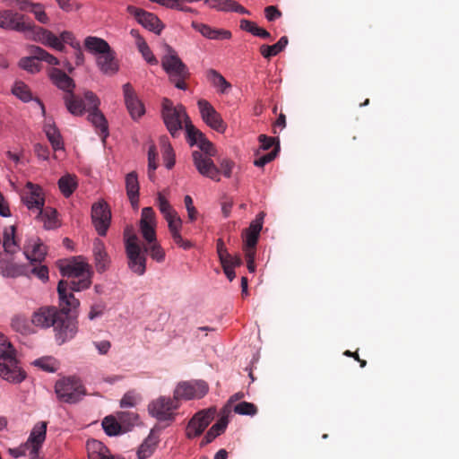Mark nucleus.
Here are the masks:
<instances>
[{"instance_id":"obj_1","label":"nucleus","mask_w":459,"mask_h":459,"mask_svg":"<svg viewBox=\"0 0 459 459\" xmlns=\"http://www.w3.org/2000/svg\"><path fill=\"white\" fill-rule=\"evenodd\" d=\"M31 324L39 328H49L53 326L56 340L58 344L72 340L78 331V326L71 321H65L60 316L58 308L53 306L41 307L33 312L31 316Z\"/></svg>"},{"instance_id":"obj_2","label":"nucleus","mask_w":459,"mask_h":459,"mask_svg":"<svg viewBox=\"0 0 459 459\" xmlns=\"http://www.w3.org/2000/svg\"><path fill=\"white\" fill-rule=\"evenodd\" d=\"M91 281L89 279L83 280H61L57 284L59 298L58 312L65 321H71L77 326L76 316L72 313L80 306V300L74 295V291H81L90 288Z\"/></svg>"},{"instance_id":"obj_3","label":"nucleus","mask_w":459,"mask_h":459,"mask_svg":"<svg viewBox=\"0 0 459 459\" xmlns=\"http://www.w3.org/2000/svg\"><path fill=\"white\" fill-rule=\"evenodd\" d=\"M0 377L13 384L22 383L26 378V373L19 366L15 357V350L0 333Z\"/></svg>"},{"instance_id":"obj_4","label":"nucleus","mask_w":459,"mask_h":459,"mask_svg":"<svg viewBox=\"0 0 459 459\" xmlns=\"http://www.w3.org/2000/svg\"><path fill=\"white\" fill-rule=\"evenodd\" d=\"M161 65L176 88L183 91L187 89L186 81L190 77L189 70L170 47H168V54L161 59Z\"/></svg>"},{"instance_id":"obj_5","label":"nucleus","mask_w":459,"mask_h":459,"mask_svg":"<svg viewBox=\"0 0 459 459\" xmlns=\"http://www.w3.org/2000/svg\"><path fill=\"white\" fill-rule=\"evenodd\" d=\"M31 39L60 52L65 51V44L70 45L74 49L80 48V42L75 39L74 33L69 30L61 32L57 37L52 31L36 26Z\"/></svg>"},{"instance_id":"obj_6","label":"nucleus","mask_w":459,"mask_h":459,"mask_svg":"<svg viewBox=\"0 0 459 459\" xmlns=\"http://www.w3.org/2000/svg\"><path fill=\"white\" fill-rule=\"evenodd\" d=\"M125 247L128 258V267L137 275L144 274L146 271V256L139 245L138 237L127 227L124 232Z\"/></svg>"},{"instance_id":"obj_7","label":"nucleus","mask_w":459,"mask_h":459,"mask_svg":"<svg viewBox=\"0 0 459 459\" xmlns=\"http://www.w3.org/2000/svg\"><path fill=\"white\" fill-rule=\"evenodd\" d=\"M162 117L167 129L173 137H177L183 127V122L186 124V120H190L183 105H173L169 99L162 101Z\"/></svg>"},{"instance_id":"obj_8","label":"nucleus","mask_w":459,"mask_h":459,"mask_svg":"<svg viewBox=\"0 0 459 459\" xmlns=\"http://www.w3.org/2000/svg\"><path fill=\"white\" fill-rule=\"evenodd\" d=\"M0 28L22 32L31 39L36 25L25 14L6 9L0 11Z\"/></svg>"},{"instance_id":"obj_9","label":"nucleus","mask_w":459,"mask_h":459,"mask_svg":"<svg viewBox=\"0 0 459 459\" xmlns=\"http://www.w3.org/2000/svg\"><path fill=\"white\" fill-rule=\"evenodd\" d=\"M30 56L22 57L19 62V65L21 68L30 74L38 73L40 70L41 66L39 61H45L48 65H60V61L56 56L49 54L40 47L30 46Z\"/></svg>"},{"instance_id":"obj_10","label":"nucleus","mask_w":459,"mask_h":459,"mask_svg":"<svg viewBox=\"0 0 459 459\" xmlns=\"http://www.w3.org/2000/svg\"><path fill=\"white\" fill-rule=\"evenodd\" d=\"M55 391L59 400L69 403L78 402L84 394L83 385L75 377H65L58 380L55 385Z\"/></svg>"},{"instance_id":"obj_11","label":"nucleus","mask_w":459,"mask_h":459,"mask_svg":"<svg viewBox=\"0 0 459 459\" xmlns=\"http://www.w3.org/2000/svg\"><path fill=\"white\" fill-rule=\"evenodd\" d=\"M179 407V403L175 398L160 396L151 402L148 405L149 413L160 421L173 420L174 411Z\"/></svg>"},{"instance_id":"obj_12","label":"nucleus","mask_w":459,"mask_h":459,"mask_svg":"<svg viewBox=\"0 0 459 459\" xmlns=\"http://www.w3.org/2000/svg\"><path fill=\"white\" fill-rule=\"evenodd\" d=\"M84 96L89 105L88 119L96 127V129L99 130L100 135L102 140L105 141L106 137L108 135V122L104 115L99 109L100 100L96 94L90 91H86Z\"/></svg>"},{"instance_id":"obj_13","label":"nucleus","mask_w":459,"mask_h":459,"mask_svg":"<svg viewBox=\"0 0 459 459\" xmlns=\"http://www.w3.org/2000/svg\"><path fill=\"white\" fill-rule=\"evenodd\" d=\"M209 390L207 383L204 380H191L179 383L175 391V398L192 400L204 397Z\"/></svg>"},{"instance_id":"obj_14","label":"nucleus","mask_w":459,"mask_h":459,"mask_svg":"<svg viewBox=\"0 0 459 459\" xmlns=\"http://www.w3.org/2000/svg\"><path fill=\"white\" fill-rule=\"evenodd\" d=\"M215 413V408H209L196 412L187 424L186 429V437L194 438L200 436L213 420Z\"/></svg>"},{"instance_id":"obj_15","label":"nucleus","mask_w":459,"mask_h":459,"mask_svg":"<svg viewBox=\"0 0 459 459\" xmlns=\"http://www.w3.org/2000/svg\"><path fill=\"white\" fill-rule=\"evenodd\" d=\"M197 106L204 122L211 128L217 132L222 133L226 129V125L223 122L221 115L206 100L201 99L197 101Z\"/></svg>"},{"instance_id":"obj_16","label":"nucleus","mask_w":459,"mask_h":459,"mask_svg":"<svg viewBox=\"0 0 459 459\" xmlns=\"http://www.w3.org/2000/svg\"><path fill=\"white\" fill-rule=\"evenodd\" d=\"M192 158L195 167L202 176L217 182L221 180L220 169L211 157H208V155L204 154L202 152L194 151Z\"/></svg>"},{"instance_id":"obj_17","label":"nucleus","mask_w":459,"mask_h":459,"mask_svg":"<svg viewBox=\"0 0 459 459\" xmlns=\"http://www.w3.org/2000/svg\"><path fill=\"white\" fill-rule=\"evenodd\" d=\"M22 201L29 210L39 211L45 204L43 189L39 185L27 182L22 194Z\"/></svg>"},{"instance_id":"obj_18","label":"nucleus","mask_w":459,"mask_h":459,"mask_svg":"<svg viewBox=\"0 0 459 459\" xmlns=\"http://www.w3.org/2000/svg\"><path fill=\"white\" fill-rule=\"evenodd\" d=\"M91 220L99 235L106 236L111 221V212L106 203L92 205Z\"/></svg>"},{"instance_id":"obj_19","label":"nucleus","mask_w":459,"mask_h":459,"mask_svg":"<svg viewBox=\"0 0 459 459\" xmlns=\"http://www.w3.org/2000/svg\"><path fill=\"white\" fill-rule=\"evenodd\" d=\"M127 12L134 15L136 21L145 29L160 34L163 29L160 20L152 13L146 12L143 9L137 8L133 5H128Z\"/></svg>"},{"instance_id":"obj_20","label":"nucleus","mask_w":459,"mask_h":459,"mask_svg":"<svg viewBox=\"0 0 459 459\" xmlns=\"http://www.w3.org/2000/svg\"><path fill=\"white\" fill-rule=\"evenodd\" d=\"M63 276H66L67 280H83L89 279L91 281L93 272L91 265L82 260H74L61 268Z\"/></svg>"},{"instance_id":"obj_21","label":"nucleus","mask_w":459,"mask_h":459,"mask_svg":"<svg viewBox=\"0 0 459 459\" xmlns=\"http://www.w3.org/2000/svg\"><path fill=\"white\" fill-rule=\"evenodd\" d=\"M23 254L30 261V265L34 263L40 264L46 257L47 248L39 238L32 237L26 240Z\"/></svg>"},{"instance_id":"obj_22","label":"nucleus","mask_w":459,"mask_h":459,"mask_svg":"<svg viewBox=\"0 0 459 459\" xmlns=\"http://www.w3.org/2000/svg\"><path fill=\"white\" fill-rule=\"evenodd\" d=\"M125 103L132 118L136 119L144 114V107L138 99L131 83L123 85Z\"/></svg>"},{"instance_id":"obj_23","label":"nucleus","mask_w":459,"mask_h":459,"mask_svg":"<svg viewBox=\"0 0 459 459\" xmlns=\"http://www.w3.org/2000/svg\"><path fill=\"white\" fill-rule=\"evenodd\" d=\"M0 274L6 278L29 276V265L20 264L0 254Z\"/></svg>"},{"instance_id":"obj_24","label":"nucleus","mask_w":459,"mask_h":459,"mask_svg":"<svg viewBox=\"0 0 459 459\" xmlns=\"http://www.w3.org/2000/svg\"><path fill=\"white\" fill-rule=\"evenodd\" d=\"M47 427V421H39L33 427L26 442L30 446V454L39 455L42 444L46 439Z\"/></svg>"},{"instance_id":"obj_25","label":"nucleus","mask_w":459,"mask_h":459,"mask_svg":"<svg viewBox=\"0 0 459 459\" xmlns=\"http://www.w3.org/2000/svg\"><path fill=\"white\" fill-rule=\"evenodd\" d=\"M96 64L100 71L108 76L116 74L119 70V63L114 50L100 55L96 58Z\"/></svg>"},{"instance_id":"obj_26","label":"nucleus","mask_w":459,"mask_h":459,"mask_svg":"<svg viewBox=\"0 0 459 459\" xmlns=\"http://www.w3.org/2000/svg\"><path fill=\"white\" fill-rule=\"evenodd\" d=\"M192 27L209 39H230L232 36L231 32L228 30L212 28L207 24L197 22H193Z\"/></svg>"},{"instance_id":"obj_27","label":"nucleus","mask_w":459,"mask_h":459,"mask_svg":"<svg viewBox=\"0 0 459 459\" xmlns=\"http://www.w3.org/2000/svg\"><path fill=\"white\" fill-rule=\"evenodd\" d=\"M92 252L97 272H105L109 265L110 259L102 240L99 238L94 240Z\"/></svg>"},{"instance_id":"obj_28","label":"nucleus","mask_w":459,"mask_h":459,"mask_svg":"<svg viewBox=\"0 0 459 459\" xmlns=\"http://www.w3.org/2000/svg\"><path fill=\"white\" fill-rule=\"evenodd\" d=\"M64 100L68 111L74 116H81L84 110H88V101L84 98L82 100L74 92L65 93Z\"/></svg>"},{"instance_id":"obj_29","label":"nucleus","mask_w":459,"mask_h":459,"mask_svg":"<svg viewBox=\"0 0 459 459\" xmlns=\"http://www.w3.org/2000/svg\"><path fill=\"white\" fill-rule=\"evenodd\" d=\"M49 76L56 87L65 91L66 93L73 92L75 84L74 80L65 72L58 68H52L49 73Z\"/></svg>"},{"instance_id":"obj_30","label":"nucleus","mask_w":459,"mask_h":459,"mask_svg":"<svg viewBox=\"0 0 459 459\" xmlns=\"http://www.w3.org/2000/svg\"><path fill=\"white\" fill-rule=\"evenodd\" d=\"M87 451L89 459H115L108 447L98 440L88 441Z\"/></svg>"},{"instance_id":"obj_31","label":"nucleus","mask_w":459,"mask_h":459,"mask_svg":"<svg viewBox=\"0 0 459 459\" xmlns=\"http://www.w3.org/2000/svg\"><path fill=\"white\" fill-rule=\"evenodd\" d=\"M37 219L43 222L44 228L53 230L59 226L57 212L51 207H43L38 211Z\"/></svg>"},{"instance_id":"obj_32","label":"nucleus","mask_w":459,"mask_h":459,"mask_svg":"<svg viewBox=\"0 0 459 459\" xmlns=\"http://www.w3.org/2000/svg\"><path fill=\"white\" fill-rule=\"evenodd\" d=\"M84 47L89 52L98 54V56L111 49L109 44L105 39L94 36H88L85 39Z\"/></svg>"},{"instance_id":"obj_33","label":"nucleus","mask_w":459,"mask_h":459,"mask_svg":"<svg viewBox=\"0 0 459 459\" xmlns=\"http://www.w3.org/2000/svg\"><path fill=\"white\" fill-rule=\"evenodd\" d=\"M228 417L222 416L212 428L207 431L204 437L201 442V446H206L210 444L213 439H215L218 436L223 433L228 425Z\"/></svg>"},{"instance_id":"obj_34","label":"nucleus","mask_w":459,"mask_h":459,"mask_svg":"<svg viewBox=\"0 0 459 459\" xmlns=\"http://www.w3.org/2000/svg\"><path fill=\"white\" fill-rule=\"evenodd\" d=\"M126 194H127L132 204H134V202L138 201V195H139V182H138V177H137V174L135 171H132L126 175Z\"/></svg>"},{"instance_id":"obj_35","label":"nucleus","mask_w":459,"mask_h":459,"mask_svg":"<svg viewBox=\"0 0 459 459\" xmlns=\"http://www.w3.org/2000/svg\"><path fill=\"white\" fill-rule=\"evenodd\" d=\"M44 130L54 151L62 150L63 141L58 129L54 125L48 124L45 126Z\"/></svg>"},{"instance_id":"obj_36","label":"nucleus","mask_w":459,"mask_h":459,"mask_svg":"<svg viewBox=\"0 0 459 459\" xmlns=\"http://www.w3.org/2000/svg\"><path fill=\"white\" fill-rule=\"evenodd\" d=\"M12 328L22 334H29L32 332L30 324L28 318L22 315H16L11 321Z\"/></svg>"},{"instance_id":"obj_37","label":"nucleus","mask_w":459,"mask_h":459,"mask_svg":"<svg viewBox=\"0 0 459 459\" xmlns=\"http://www.w3.org/2000/svg\"><path fill=\"white\" fill-rule=\"evenodd\" d=\"M157 441L151 435L148 436L144 441L141 444L137 451V456L139 459L149 458L155 451Z\"/></svg>"},{"instance_id":"obj_38","label":"nucleus","mask_w":459,"mask_h":459,"mask_svg":"<svg viewBox=\"0 0 459 459\" xmlns=\"http://www.w3.org/2000/svg\"><path fill=\"white\" fill-rule=\"evenodd\" d=\"M102 427L108 436H117L124 433L120 421L113 416L104 418Z\"/></svg>"},{"instance_id":"obj_39","label":"nucleus","mask_w":459,"mask_h":459,"mask_svg":"<svg viewBox=\"0 0 459 459\" xmlns=\"http://www.w3.org/2000/svg\"><path fill=\"white\" fill-rule=\"evenodd\" d=\"M16 227L14 225L5 228L4 230V242L3 246L5 253L13 254L15 250L13 247H16L17 241L15 238Z\"/></svg>"},{"instance_id":"obj_40","label":"nucleus","mask_w":459,"mask_h":459,"mask_svg":"<svg viewBox=\"0 0 459 459\" xmlns=\"http://www.w3.org/2000/svg\"><path fill=\"white\" fill-rule=\"evenodd\" d=\"M58 186L61 193L65 196L69 197L77 187V182L75 177L66 175L62 177L58 180Z\"/></svg>"},{"instance_id":"obj_41","label":"nucleus","mask_w":459,"mask_h":459,"mask_svg":"<svg viewBox=\"0 0 459 459\" xmlns=\"http://www.w3.org/2000/svg\"><path fill=\"white\" fill-rule=\"evenodd\" d=\"M117 420L120 421L124 432H126L138 423L139 417L134 412L120 411L117 413Z\"/></svg>"},{"instance_id":"obj_42","label":"nucleus","mask_w":459,"mask_h":459,"mask_svg":"<svg viewBox=\"0 0 459 459\" xmlns=\"http://www.w3.org/2000/svg\"><path fill=\"white\" fill-rule=\"evenodd\" d=\"M207 77L214 86L221 87L220 91L222 93L226 92L231 87L230 83L228 82L221 74L213 69L208 71Z\"/></svg>"},{"instance_id":"obj_43","label":"nucleus","mask_w":459,"mask_h":459,"mask_svg":"<svg viewBox=\"0 0 459 459\" xmlns=\"http://www.w3.org/2000/svg\"><path fill=\"white\" fill-rule=\"evenodd\" d=\"M185 127L190 145H199V143L205 138L204 134L192 125L191 120H186Z\"/></svg>"},{"instance_id":"obj_44","label":"nucleus","mask_w":459,"mask_h":459,"mask_svg":"<svg viewBox=\"0 0 459 459\" xmlns=\"http://www.w3.org/2000/svg\"><path fill=\"white\" fill-rule=\"evenodd\" d=\"M156 204L157 206L159 207V210L163 214L165 220L178 214L176 211L173 209V207L170 205L167 198L161 193L158 194Z\"/></svg>"},{"instance_id":"obj_45","label":"nucleus","mask_w":459,"mask_h":459,"mask_svg":"<svg viewBox=\"0 0 459 459\" xmlns=\"http://www.w3.org/2000/svg\"><path fill=\"white\" fill-rule=\"evenodd\" d=\"M144 252L149 253L150 256L159 263L162 262L165 258V252L157 240L148 243V246L144 247Z\"/></svg>"},{"instance_id":"obj_46","label":"nucleus","mask_w":459,"mask_h":459,"mask_svg":"<svg viewBox=\"0 0 459 459\" xmlns=\"http://www.w3.org/2000/svg\"><path fill=\"white\" fill-rule=\"evenodd\" d=\"M157 157V149L154 144H151L148 150V177L152 181L155 178L154 171L158 168Z\"/></svg>"},{"instance_id":"obj_47","label":"nucleus","mask_w":459,"mask_h":459,"mask_svg":"<svg viewBox=\"0 0 459 459\" xmlns=\"http://www.w3.org/2000/svg\"><path fill=\"white\" fill-rule=\"evenodd\" d=\"M12 91L16 97L24 102L30 101L32 98L29 87L22 82H16Z\"/></svg>"},{"instance_id":"obj_48","label":"nucleus","mask_w":459,"mask_h":459,"mask_svg":"<svg viewBox=\"0 0 459 459\" xmlns=\"http://www.w3.org/2000/svg\"><path fill=\"white\" fill-rule=\"evenodd\" d=\"M161 143L163 148V159L165 166L167 167V169H170L175 165V154L173 152V148L165 138L161 139Z\"/></svg>"},{"instance_id":"obj_49","label":"nucleus","mask_w":459,"mask_h":459,"mask_svg":"<svg viewBox=\"0 0 459 459\" xmlns=\"http://www.w3.org/2000/svg\"><path fill=\"white\" fill-rule=\"evenodd\" d=\"M139 52L142 54L144 60L150 64V65H157L158 60L155 57V56L152 54V50L150 49L148 44L144 40H140L139 44L136 45Z\"/></svg>"},{"instance_id":"obj_50","label":"nucleus","mask_w":459,"mask_h":459,"mask_svg":"<svg viewBox=\"0 0 459 459\" xmlns=\"http://www.w3.org/2000/svg\"><path fill=\"white\" fill-rule=\"evenodd\" d=\"M29 12L33 13L35 19L39 22L42 24H48L49 22V17L45 12V7L42 4L35 3Z\"/></svg>"},{"instance_id":"obj_51","label":"nucleus","mask_w":459,"mask_h":459,"mask_svg":"<svg viewBox=\"0 0 459 459\" xmlns=\"http://www.w3.org/2000/svg\"><path fill=\"white\" fill-rule=\"evenodd\" d=\"M234 411L240 415L254 416L257 413V407L248 402H241L234 407Z\"/></svg>"},{"instance_id":"obj_52","label":"nucleus","mask_w":459,"mask_h":459,"mask_svg":"<svg viewBox=\"0 0 459 459\" xmlns=\"http://www.w3.org/2000/svg\"><path fill=\"white\" fill-rule=\"evenodd\" d=\"M37 264L38 263H34L33 265H29V276L33 274L42 281H48V268L46 265H38Z\"/></svg>"},{"instance_id":"obj_53","label":"nucleus","mask_w":459,"mask_h":459,"mask_svg":"<svg viewBox=\"0 0 459 459\" xmlns=\"http://www.w3.org/2000/svg\"><path fill=\"white\" fill-rule=\"evenodd\" d=\"M33 364L47 372H55L57 369L56 361L53 358L38 359Z\"/></svg>"},{"instance_id":"obj_54","label":"nucleus","mask_w":459,"mask_h":459,"mask_svg":"<svg viewBox=\"0 0 459 459\" xmlns=\"http://www.w3.org/2000/svg\"><path fill=\"white\" fill-rule=\"evenodd\" d=\"M140 230L147 243L156 240L155 224L140 223Z\"/></svg>"},{"instance_id":"obj_55","label":"nucleus","mask_w":459,"mask_h":459,"mask_svg":"<svg viewBox=\"0 0 459 459\" xmlns=\"http://www.w3.org/2000/svg\"><path fill=\"white\" fill-rule=\"evenodd\" d=\"M259 235L250 233L246 231V238L244 244V252L245 253H256V245L258 241Z\"/></svg>"},{"instance_id":"obj_56","label":"nucleus","mask_w":459,"mask_h":459,"mask_svg":"<svg viewBox=\"0 0 459 459\" xmlns=\"http://www.w3.org/2000/svg\"><path fill=\"white\" fill-rule=\"evenodd\" d=\"M279 147H275L271 152L262 155L255 160L254 164L256 167H264L265 164L271 162L276 157Z\"/></svg>"},{"instance_id":"obj_57","label":"nucleus","mask_w":459,"mask_h":459,"mask_svg":"<svg viewBox=\"0 0 459 459\" xmlns=\"http://www.w3.org/2000/svg\"><path fill=\"white\" fill-rule=\"evenodd\" d=\"M138 400V395L134 391H128L124 394L120 401V406L122 408L134 407Z\"/></svg>"},{"instance_id":"obj_58","label":"nucleus","mask_w":459,"mask_h":459,"mask_svg":"<svg viewBox=\"0 0 459 459\" xmlns=\"http://www.w3.org/2000/svg\"><path fill=\"white\" fill-rule=\"evenodd\" d=\"M11 455L14 457L29 455L30 457V459H37L39 457V455H34L30 454V446H28L27 443L20 446L17 448L12 449Z\"/></svg>"},{"instance_id":"obj_59","label":"nucleus","mask_w":459,"mask_h":459,"mask_svg":"<svg viewBox=\"0 0 459 459\" xmlns=\"http://www.w3.org/2000/svg\"><path fill=\"white\" fill-rule=\"evenodd\" d=\"M105 308L106 305L102 302L92 304L88 313V318L92 321L101 316L104 313Z\"/></svg>"},{"instance_id":"obj_60","label":"nucleus","mask_w":459,"mask_h":459,"mask_svg":"<svg viewBox=\"0 0 459 459\" xmlns=\"http://www.w3.org/2000/svg\"><path fill=\"white\" fill-rule=\"evenodd\" d=\"M140 223L155 224V212L152 207H144L142 210Z\"/></svg>"},{"instance_id":"obj_61","label":"nucleus","mask_w":459,"mask_h":459,"mask_svg":"<svg viewBox=\"0 0 459 459\" xmlns=\"http://www.w3.org/2000/svg\"><path fill=\"white\" fill-rule=\"evenodd\" d=\"M263 220L264 212H260L256 219L250 223L249 228L246 231L259 235L263 227Z\"/></svg>"},{"instance_id":"obj_62","label":"nucleus","mask_w":459,"mask_h":459,"mask_svg":"<svg viewBox=\"0 0 459 459\" xmlns=\"http://www.w3.org/2000/svg\"><path fill=\"white\" fill-rule=\"evenodd\" d=\"M233 168L234 162L230 160L222 159L220 161V174L222 173L226 178H230Z\"/></svg>"},{"instance_id":"obj_63","label":"nucleus","mask_w":459,"mask_h":459,"mask_svg":"<svg viewBox=\"0 0 459 459\" xmlns=\"http://www.w3.org/2000/svg\"><path fill=\"white\" fill-rule=\"evenodd\" d=\"M168 221L169 229L173 236L175 233H179V230L181 228V219L178 216V214L172 216L171 218L166 219Z\"/></svg>"},{"instance_id":"obj_64","label":"nucleus","mask_w":459,"mask_h":459,"mask_svg":"<svg viewBox=\"0 0 459 459\" xmlns=\"http://www.w3.org/2000/svg\"><path fill=\"white\" fill-rule=\"evenodd\" d=\"M260 53L265 59H270L273 56H275L279 54V51L277 50L275 45H262L260 47Z\"/></svg>"}]
</instances>
